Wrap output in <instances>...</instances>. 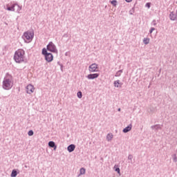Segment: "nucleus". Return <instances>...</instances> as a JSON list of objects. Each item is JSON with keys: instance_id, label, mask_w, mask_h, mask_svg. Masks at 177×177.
I'll use <instances>...</instances> for the list:
<instances>
[{"instance_id": "39448f33", "label": "nucleus", "mask_w": 177, "mask_h": 177, "mask_svg": "<svg viewBox=\"0 0 177 177\" xmlns=\"http://www.w3.org/2000/svg\"><path fill=\"white\" fill-rule=\"evenodd\" d=\"M97 68H99V66L96 63H94L88 66V71L90 73H97Z\"/></svg>"}, {"instance_id": "c85d7f7f", "label": "nucleus", "mask_w": 177, "mask_h": 177, "mask_svg": "<svg viewBox=\"0 0 177 177\" xmlns=\"http://www.w3.org/2000/svg\"><path fill=\"white\" fill-rule=\"evenodd\" d=\"M151 25L152 26H157V22L156 21V19H153L151 22Z\"/></svg>"}, {"instance_id": "a878e982", "label": "nucleus", "mask_w": 177, "mask_h": 177, "mask_svg": "<svg viewBox=\"0 0 177 177\" xmlns=\"http://www.w3.org/2000/svg\"><path fill=\"white\" fill-rule=\"evenodd\" d=\"M145 7L148 8V9H150V8L151 7V3L148 2L145 4Z\"/></svg>"}, {"instance_id": "6e6552de", "label": "nucleus", "mask_w": 177, "mask_h": 177, "mask_svg": "<svg viewBox=\"0 0 177 177\" xmlns=\"http://www.w3.org/2000/svg\"><path fill=\"white\" fill-rule=\"evenodd\" d=\"M45 60L48 62V63H50V62H53V55L51 53H48L46 56H44Z\"/></svg>"}, {"instance_id": "4468645a", "label": "nucleus", "mask_w": 177, "mask_h": 177, "mask_svg": "<svg viewBox=\"0 0 177 177\" xmlns=\"http://www.w3.org/2000/svg\"><path fill=\"white\" fill-rule=\"evenodd\" d=\"M113 85L115 88H121L122 86V83L120 82V80H118L113 82Z\"/></svg>"}, {"instance_id": "5701e85b", "label": "nucleus", "mask_w": 177, "mask_h": 177, "mask_svg": "<svg viewBox=\"0 0 177 177\" xmlns=\"http://www.w3.org/2000/svg\"><path fill=\"white\" fill-rule=\"evenodd\" d=\"M77 97H78L79 99H81V98L82 97V92L78 91L77 93Z\"/></svg>"}, {"instance_id": "2eb2a0df", "label": "nucleus", "mask_w": 177, "mask_h": 177, "mask_svg": "<svg viewBox=\"0 0 177 177\" xmlns=\"http://www.w3.org/2000/svg\"><path fill=\"white\" fill-rule=\"evenodd\" d=\"M15 9L16 10L17 13H20V10H21V6L17 4V3H15Z\"/></svg>"}, {"instance_id": "0eeeda50", "label": "nucleus", "mask_w": 177, "mask_h": 177, "mask_svg": "<svg viewBox=\"0 0 177 177\" xmlns=\"http://www.w3.org/2000/svg\"><path fill=\"white\" fill-rule=\"evenodd\" d=\"M26 93H28V95H31V93H34V90L35 88L32 84H28L26 88Z\"/></svg>"}, {"instance_id": "412c9836", "label": "nucleus", "mask_w": 177, "mask_h": 177, "mask_svg": "<svg viewBox=\"0 0 177 177\" xmlns=\"http://www.w3.org/2000/svg\"><path fill=\"white\" fill-rule=\"evenodd\" d=\"M149 42H150V39L144 38L143 43L145 44V45H148Z\"/></svg>"}, {"instance_id": "f704fd0d", "label": "nucleus", "mask_w": 177, "mask_h": 177, "mask_svg": "<svg viewBox=\"0 0 177 177\" xmlns=\"http://www.w3.org/2000/svg\"><path fill=\"white\" fill-rule=\"evenodd\" d=\"M118 111H121V109L119 108V109H118Z\"/></svg>"}, {"instance_id": "e433bc0d", "label": "nucleus", "mask_w": 177, "mask_h": 177, "mask_svg": "<svg viewBox=\"0 0 177 177\" xmlns=\"http://www.w3.org/2000/svg\"><path fill=\"white\" fill-rule=\"evenodd\" d=\"M25 168H27V165H25Z\"/></svg>"}, {"instance_id": "6ab92c4d", "label": "nucleus", "mask_w": 177, "mask_h": 177, "mask_svg": "<svg viewBox=\"0 0 177 177\" xmlns=\"http://www.w3.org/2000/svg\"><path fill=\"white\" fill-rule=\"evenodd\" d=\"M113 134H110V133H108L107 136H106V140L108 142H111V139H113Z\"/></svg>"}, {"instance_id": "aec40b11", "label": "nucleus", "mask_w": 177, "mask_h": 177, "mask_svg": "<svg viewBox=\"0 0 177 177\" xmlns=\"http://www.w3.org/2000/svg\"><path fill=\"white\" fill-rule=\"evenodd\" d=\"M86 169H85V168H84V167H82V168H80V174L78 175V176H80V175H85V172H86Z\"/></svg>"}, {"instance_id": "c9c22d12", "label": "nucleus", "mask_w": 177, "mask_h": 177, "mask_svg": "<svg viewBox=\"0 0 177 177\" xmlns=\"http://www.w3.org/2000/svg\"><path fill=\"white\" fill-rule=\"evenodd\" d=\"M67 35H64V37H66Z\"/></svg>"}, {"instance_id": "2f4dec72", "label": "nucleus", "mask_w": 177, "mask_h": 177, "mask_svg": "<svg viewBox=\"0 0 177 177\" xmlns=\"http://www.w3.org/2000/svg\"><path fill=\"white\" fill-rule=\"evenodd\" d=\"M154 30H156L155 28H151V29L149 30V34H152L153 31H154Z\"/></svg>"}, {"instance_id": "c756f323", "label": "nucleus", "mask_w": 177, "mask_h": 177, "mask_svg": "<svg viewBox=\"0 0 177 177\" xmlns=\"http://www.w3.org/2000/svg\"><path fill=\"white\" fill-rule=\"evenodd\" d=\"M132 158H133V156L131 154H129L128 156V160H130V161H132Z\"/></svg>"}, {"instance_id": "9d476101", "label": "nucleus", "mask_w": 177, "mask_h": 177, "mask_svg": "<svg viewBox=\"0 0 177 177\" xmlns=\"http://www.w3.org/2000/svg\"><path fill=\"white\" fill-rule=\"evenodd\" d=\"M6 9L9 12H15L16 10V9L15 8V3L12 4L10 6H9V4H7Z\"/></svg>"}, {"instance_id": "ddd939ff", "label": "nucleus", "mask_w": 177, "mask_h": 177, "mask_svg": "<svg viewBox=\"0 0 177 177\" xmlns=\"http://www.w3.org/2000/svg\"><path fill=\"white\" fill-rule=\"evenodd\" d=\"M48 147H51V149H53L54 150L57 149V145H56V143L53 141L48 142Z\"/></svg>"}, {"instance_id": "f03ea898", "label": "nucleus", "mask_w": 177, "mask_h": 177, "mask_svg": "<svg viewBox=\"0 0 177 177\" xmlns=\"http://www.w3.org/2000/svg\"><path fill=\"white\" fill-rule=\"evenodd\" d=\"M13 76L9 73H6V77L3 80V89L10 91L13 87Z\"/></svg>"}, {"instance_id": "dca6fc26", "label": "nucleus", "mask_w": 177, "mask_h": 177, "mask_svg": "<svg viewBox=\"0 0 177 177\" xmlns=\"http://www.w3.org/2000/svg\"><path fill=\"white\" fill-rule=\"evenodd\" d=\"M19 174V170L14 169L11 172V177H16Z\"/></svg>"}, {"instance_id": "72a5a7b5", "label": "nucleus", "mask_w": 177, "mask_h": 177, "mask_svg": "<svg viewBox=\"0 0 177 177\" xmlns=\"http://www.w3.org/2000/svg\"><path fill=\"white\" fill-rule=\"evenodd\" d=\"M65 56H68V53H66Z\"/></svg>"}, {"instance_id": "423d86ee", "label": "nucleus", "mask_w": 177, "mask_h": 177, "mask_svg": "<svg viewBox=\"0 0 177 177\" xmlns=\"http://www.w3.org/2000/svg\"><path fill=\"white\" fill-rule=\"evenodd\" d=\"M169 17L171 21H176V20H177V10H176V12H174V11L170 12Z\"/></svg>"}, {"instance_id": "9b49d317", "label": "nucleus", "mask_w": 177, "mask_h": 177, "mask_svg": "<svg viewBox=\"0 0 177 177\" xmlns=\"http://www.w3.org/2000/svg\"><path fill=\"white\" fill-rule=\"evenodd\" d=\"M74 150H75V145L71 144L70 145L68 146L67 151H68V153H73Z\"/></svg>"}, {"instance_id": "cd10ccee", "label": "nucleus", "mask_w": 177, "mask_h": 177, "mask_svg": "<svg viewBox=\"0 0 177 177\" xmlns=\"http://www.w3.org/2000/svg\"><path fill=\"white\" fill-rule=\"evenodd\" d=\"M173 161H174V162H177L176 154L173 155Z\"/></svg>"}, {"instance_id": "a211bd4d", "label": "nucleus", "mask_w": 177, "mask_h": 177, "mask_svg": "<svg viewBox=\"0 0 177 177\" xmlns=\"http://www.w3.org/2000/svg\"><path fill=\"white\" fill-rule=\"evenodd\" d=\"M49 53H48V48L46 47V48H44L42 49L41 51V55H43V56L46 57V55H48Z\"/></svg>"}, {"instance_id": "1a4fd4ad", "label": "nucleus", "mask_w": 177, "mask_h": 177, "mask_svg": "<svg viewBox=\"0 0 177 177\" xmlns=\"http://www.w3.org/2000/svg\"><path fill=\"white\" fill-rule=\"evenodd\" d=\"M100 75V74L99 73H91L86 76V78H88V80H96V78H97Z\"/></svg>"}, {"instance_id": "7ed1b4c3", "label": "nucleus", "mask_w": 177, "mask_h": 177, "mask_svg": "<svg viewBox=\"0 0 177 177\" xmlns=\"http://www.w3.org/2000/svg\"><path fill=\"white\" fill-rule=\"evenodd\" d=\"M22 39L26 44H30L34 39V32L26 31L22 35Z\"/></svg>"}, {"instance_id": "4be33fe9", "label": "nucleus", "mask_w": 177, "mask_h": 177, "mask_svg": "<svg viewBox=\"0 0 177 177\" xmlns=\"http://www.w3.org/2000/svg\"><path fill=\"white\" fill-rule=\"evenodd\" d=\"M121 74H122V70H119L116 72L115 77H121Z\"/></svg>"}, {"instance_id": "393cba45", "label": "nucleus", "mask_w": 177, "mask_h": 177, "mask_svg": "<svg viewBox=\"0 0 177 177\" xmlns=\"http://www.w3.org/2000/svg\"><path fill=\"white\" fill-rule=\"evenodd\" d=\"M129 15H133V13H135V8H132L129 12Z\"/></svg>"}, {"instance_id": "7c9ffc66", "label": "nucleus", "mask_w": 177, "mask_h": 177, "mask_svg": "<svg viewBox=\"0 0 177 177\" xmlns=\"http://www.w3.org/2000/svg\"><path fill=\"white\" fill-rule=\"evenodd\" d=\"M115 172H118V174H120V167H116L115 169Z\"/></svg>"}, {"instance_id": "f3484780", "label": "nucleus", "mask_w": 177, "mask_h": 177, "mask_svg": "<svg viewBox=\"0 0 177 177\" xmlns=\"http://www.w3.org/2000/svg\"><path fill=\"white\" fill-rule=\"evenodd\" d=\"M151 129H154L155 131H158V129H161V125L155 124L151 127Z\"/></svg>"}, {"instance_id": "bb28decb", "label": "nucleus", "mask_w": 177, "mask_h": 177, "mask_svg": "<svg viewBox=\"0 0 177 177\" xmlns=\"http://www.w3.org/2000/svg\"><path fill=\"white\" fill-rule=\"evenodd\" d=\"M28 136H32V135H34V131L30 130V131L28 132Z\"/></svg>"}, {"instance_id": "b1692460", "label": "nucleus", "mask_w": 177, "mask_h": 177, "mask_svg": "<svg viewBox=\"0 0 177 177\" xmlns=\"http://www.w3.org/2000/svg\"><path fill=\"white\" fill-rule=\"evenodd\" d=\"M111 5H113V6H117V0H112L111 1Z\"/></svg>"}, {"instance_id": "f8f14e48", "label": "nucleus", "mask_w": 177, "mask_h": 177, "mask_svg": "<svg viewBox=\"0 0 177 177\" xmlns=\"http://www.w3.org/2000/svg\"><path fill=\"white\" fill-rule=\"evenodd\" d=\"M131 129H132V124H129L127 127L123 129L122 132L124 133H128Z\"/></svg>"}, {"instance_id": "20e7f679", "label": "nucleus", "mask_w": 177, "mask_h": 177, "mask_svg": "<svg viewBox=\"0 0 177 177\" xmlns=\"http://www.w3.org/2000/svg\"><path fill=\"white\" fill-rule=\"evenodd\" d=\"M46 48L48 52H51L52 53H57V48L53 41H50L46 46Z\"/></svg>"}, {"instance_id": "473e14b6", "label": "nucleus", "mask_w": 177, "mask_h": 177, "mask_svg": "<svg viewBox=\"0 0 177 177\" xmlns=\"http://www.w3.org/2000/svg\"><path fill=\"white\" fill-rule=\"evenodd\" d=\"M126 2H127L128 3H129L132 0H125Z\"/></svg>"}, {"instance_id": "f257e3e1", "label": "nucleus", "mask_w": 177, "mask_h": 177, "mask_svg": "<svg viewBox=\"0 0 177 177\" xmlns=\"http://www.w3.org/2000/svg\"><path fill=\"white\" fill-rule=\"evenodd\" d=\"M26 55V51L23 49H18L15 51L14 54V60L15 63H27V59H24V55Z\"/></svg>"}]
</instances>
